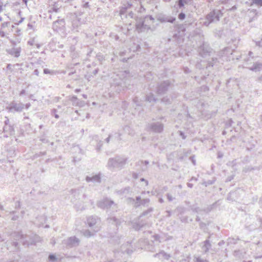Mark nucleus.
Returning <instances> with one entry per match:
<instances>
[{
  "label": "nucleus",
  "mask_w": 262,
  "mask_h": 262,
  "mask_svg": "<svg viewBox=\"0 0 262 262\" xmlns=\"http://www.w3.org/2000/svg\"><path fill=\"white\" fill-rule=\"evenodd\" d=\"M71 193V202L77 210L84 209L85 205L84 204L86 199V195L83 190L82 189L72 190Z\"/></svg>",
  "instance_id": "f257e3e1"
},
{
  "label": "nucleus",
  "mask_w": 262,
  "mask_h": 262,
  "mask_svg": "<svg viewBox=\"0 0 262 262\" xmlns=\"http://www.w3.org/2000/svg\"><path fill=\"white\" fill-rule=\"evenodd\" d=\"M127 159L123 157H116L108 160L107 166L110 168H121L126 163Z\"/></svg>",
  "instance_id": "f03ea898"
},
{
  "label": "nucleus",
  "mask_w": 262,
  "mask_h": 262,
  "mask_svg": "<svg viewBox=\"0 0 262 262\" xmlns=\"http://www.w3.org/2000/svg\"><path fill=\"white\" fill-rule=\"evenodd\" d=\"M222 16V13L220 10H213L206 16V21L204 22V25L208 26L211 23L217 22L219 21Z\"/></svg>",
  "instance_id": "7ed1b4c3"
},
{
  "label": "nucleus",
  "mask_w": 262,
  "mask_h": 262,
  "mask_svg": "<svg viewBox=\"0 0 262 262\" xmlns=\"http://www.w3.org/2000/svg\"><path fill=\"white\" fill-rule=\"evenodd\" d=\"M21 240V242L23 243L24 245H29L35 244L37 242L41 241L40 237L35 235L33 238H30L27 235H24L23 234H20L18 233L17 235V238H19Z\"/></svg>",
  "instance_id": "20e7f679"
},
{
  "label": "nucleus",
  "mask_w": 262,
  "mask_h": 262,
  "mask_svg": "<svg viewBox=\"0 0 262 262\" xmlns=\"http://www.w3.org/2000/svg\"><path fill=\"white\" fill-rule=\"evenodd\" d=\"M25 107V104L22 103H16L15 101L11 102L9 105L6 107L9 112H20Z\"/></svg>",
  "instance_id": "39448f33"
},
{
  "label": "nucleus",
  "mask_w": 262,
  "mask_h": 262,
  "mask_svg": "<svg viewBox=\"0 0 262 262\" xmlns=\"http://www.w3.org/2000/svg\"><path fill=\"white\" fill-rule=\"evenodd\" d=\"M100 220L97 217L90 216L87 219V223L89 227H94L95 232L99 231L100 229V226L99 224Z\"/></svg>",
  "instance_id": "423d86ee"
},
{
  "label": "nucleus",
  "mask_w": 262,
  "mask_h": 262,
  "mask_svg": "<svg viewBox=\"0 0 262 262\" xmlns=\"http://www.w3.org/2000/svg\"><path fill=\"white\" fill-rule=\"evenodd\" d=\"M97 205L99 207L102 209H108L111 208L112 206L116 207V206L113 201L110 200L107 198L99 201Z\"/></svg>",
  "instance_id": "0eeeda50"
},
{
  "label": "nucleus",
  "mask_w": 262,
  "mask_h": 262,
  "mask_svg": "<svg viewBox=\"0 0 262 262\" xmlns=\"http://www.w3.org/2000/svg\"><path fill=\"white\" fill-rule=\"evenodd\" d=\"M136 30L138 32L148 30L150 29V26L144 24V21H143L141 19L139 20H136Z\"/></svg>",
  "instance_id": "6e6552de"
},
{
  "label": "nucleus",
  "mask_w": 262,
  "mask_h": 262,
  "mask_svg": "<svg viewBox=\"0 0 262 262\" xmlns=\"http://www.w3.org/2000/svg\"><path fill=\"white\" fill-rule=\"evenodd\" d=\"M170 86V82L169 80L164 81L161 83L157 88V93L161 94L166 92Z\"/></svg>",
  "instance_id": "1a4fd4ad"
},
{
  "label": "nucleus",
  "mask_w": 262,
  "mask_h": 262,
  "mask_svg": "<svg viewBox=\"0 0 262 262\" xmlns=\"http://www.w3.org/2000/svg\"><path fill=\"white\" fill-rule=\"evenodd\" d=\"M149 128L154 132L161 133L163 130V125L159 122H153L149 124Z\"/></svg>",
  "instance_id": "9d476101"
},
{
  "label": "nucleus",
  "mask_w": 262,
  "mask_h": 262,
  "mask_svg": "<svg viewBox=\"0 0 262 262\" xmlns=\"http://www.w3.org/2000/svg\"><path fill=\"white\" fill-rule=\"evenodd\" d=\"M14 133L13 127L10 125H5L3 127V137L7 138Z\"/></svg>",
  "instance_id": "9b49d317"
},
{
  "label": "nucleus",
  "mask_w": 262,
  "mask_h": 262,
  "mask_svg": "<svg viewBox=\"0 0 262 262\" xmlns=\"http://www.w3.org/2000/svg\"><path fill=\"white\" fill-rule=\"evenodd\" d=\"M64 21L63 19H58L54 21L53 24V29L55 31L61 30L64 27Z\"/></svg>",
  "instance_id": "f8f14e48"
},
{
  "label": "nucleus",
  "mask_w": 262,
  "mask_h": 262,
  "mask_svg": "<svg viewBox=\"0 0 262 262\" xmlns=\"http://www.w3.org/2000/svg\"><path fill=\"white\" fill-rule=\"evenodd\" d=\"M21 48H13L12 49L7 50V52L15 57H18L20 56V53L21 52Z\"/></svg>",
  "instance_id": "ddd939ff"
},
{
  "label": "nucleus",
  "mask_w": 262,
  "mask_h": 262,
  "mask_svg": "<svg viewBox=\"0 0 262 262\" xmlns=\"http://www.w3.org/2000/svg\"><path fill=\"white\" fill-rule=\"evenodd\" d=\"M79 239L75 236L70 237L67 242V244L71 247L77 246L79 245Z\"/></svg>",
  "instance_id": "4468645a"
},
{
  "label": "nucleus",
  "mask_w": 262,
  "mask_h": 262,
  "mask_svg": "<svg viewBox=\"0 0 262 262\" xmlns=\"http://www.w3.org/2000/svg\"><path fill=\"white\" fill-rule=\"evenodd\" d=\"M86 181L88 182H100V177L99 175L96 174L93 176H87L86 177Z\"/></svg>",
  "instance_id": "2eb2a0df"
},
{
  "label": "nucleus",
  "mask_w": 262,
  "mask_h": 262,
  "mask_svg": "<svg viewBox=\"0 0 262 262\" xmlns=\"http://www.w3.org/2000/svg\"><path fill=\"white\" fill-rule=\"evenodd\" d=\"M251 71H259L262 69V61H258L254 63L253 66L249 68Z\"/></svg>",
  "instance_id": "dca6fc26"
},
{
  "label": "nucleus",
  "mask_w": 262,
  "mask_h": 262,
  "mask_svg": "<svg viewBox=\"0 0 262 262\" xmlns=\"http://www.w3.org/2000/svg\"><path fill=\"white\" fill-rule=\"evenodd\" d=\"M159 20L161 23L169 22V23H173L174 21V20H176V18L174 17H173L171 16H163V17H160L159 18Z\"/></svg>",
  "instance_id": "f3484780"
},
{
  "label": "nucleus",
  "mask_w": 262,
  "mask_h": 262,
  "mask_svg": "<svg viewBox=\"0 0 262 262\" xmlns=\"http://www.w3.org/2000/svg\"><path fill=\"white\" fill-rule=\"evenodd\" d=\"M205 48L204 46L200 48V54L203 57L206 56L207 53L210 52L209 48L206 47L205 49Z\"/></svg>",
  "instance_id": "a211bd4d"
},
{
  "label": "nucleus",
  "mask_w": 262,
  "mask_h": 262,
  "mask_svg": "<svg viewBox=\"0 0 262 262\" xmlns=\"http://www.w3.org/2000/svg\"><path fill=\"white\" fill-rule=\"evenodd\" d=\"M111 138H113V141H115L116 140L117 141L121 140L120 138V134H116L114 137H113L112 136L110 135L106 139L105 141L108 143L110 142V140Z\"/></svg>",
  "instance_id": "6ab92c4d"
},
{
  "label": "nucleus",
  "mask_w": 262,
  "mask_h": 262,
  "mask_svg": "<svg viewBox=\"0 0 262 262\" xmlns=\"http://www.w3.org/2000/svg\"><path fill=\"white\" fill-rule=\"evenodd\" d=\"M82 234L85 237H90L94 236L96 232H95L94 231V232H91L89 230H84L82 231Z\"/></svg>",
  "instance_id": "aec40b11"
},
{
  "label": "nucleus",
  "mask_w": 262,
  "mask_h": 262,
  "mask_svg": "<svg viewBox=\"0 0 262 262\" xmlns=\"http://www.w3.org/2000/svg\"><path fill=\"white\" fill-rule=\"evenodd\" d=\"M211 244L209 241V240H206L204 242V245L203 247V249H204L205 253L207 252L209 249L211 248Z\"/></svg>",
  "instance_id": "412c9836"
},
{
  "label": "nucleus",
  "mask_w": 262,
  "mask_h": 262,
  "mask_svg": "<svg viewBox=\"0 0 262 262\" xmlns=\"http://www.w3.org/2000/svg\"><path fill=\"white\" fill-rule=\"evenodd\" d=\"M128 27L126 28H122L121 29L122 30V31L123 33L125 34H128L129 33V31L133 29V27H132L131 23H129L128 25Z\"/></svg>",
  "instance_id": "4be33fe9"
},
{
  "label": "nucleus",
  "mask_w": 262,
  "mask_h": 262,
  "mask_svg": "<svg viewBox=\"0 0 262 262\" xmlns=\"http://www.w3.org/2000/svg\"><path fill=\"white\" fill-rule=\"evenodd\" d=\"M252 4L257 7H262V0H250Z\"/></svg>",
  "instance_id": "5701e85b"
},
{
  "label": "nucleus",
  "mask_w": 262,
  "mask_h": 262,
  "mask_svg": "<svg viewBox=\"0 0 262 262\" xmlns=\"http://www.w3.org/2000/svg\"><path fill=\"white\" fill-rule=\"evenodd\" d=\"M157 255H161L165 259H168L170 257V255L169 254L165 253L164 251H161Z\"/></svg>",
  "instance_id": "b1692460"
},
{
  "label": "nucleus",
  "mask_w": 262,
  "mask_h": 262,
  "mask_svg": "<svg viewBox=\"0 0 262 262\" xmlns=\"http://www.w3.org/2000/svg\"><path fill=\"white\" fill-rule=\"evenodd\" d=\"M133 44H134V45L133 46L130 47L129 48V50L130 51H133V52H135L138 50L139 48H140V46L139 45L135 44L134 43Z\"/></svg>",
  "instance_id": "393cba45"
},
{
  "label": "nucleus",
  "mask_w": 262,
  "mask_h": 262,
  "mask_svg": "<svg viewBox=\"0 0 262 262\" xmlns=\"http://www.w3.org/2000/svg\"><path fill=\"white\" fill-rule=\"evenodd\" d=\"M43 73L45 74L55 75L57 73V72L53 70H50L48 69H45L43 70Z\"/></svg>",
  "instance_id": "a878e982"
},
{
  "label": "nucleus",
  "mask_w": 262,
  "mask_h": 262,
  "mask_svg": "<svg viewBox=\"0 0 262 262\" xmlns=\"http://www.w3.org/2000/svg\"><path fill=\"white\" fill-rule=\"evenodd\" d=\"M146 100L150 102L152 101H155L156 100L154 97V95L152 94H150L147 95L146 98Z\"/></svg>",
  "instance_id": "bb28decb"
},
{
  "label": "nucleus",
  "mask_w": 262,
  "mask_h": 262,
  "mask_svg": "<svg viewBox=\"0 0 262 262\" xmlns=\"http://www.w3.org/2000/svg\"><path fill=\"white\" fill-rule=\"evenodd\" d=\"M149 202V199H143L142 201H141V202H139V203L137 205V206H140L141 205H145L148 204Z\"/></svg>",
  "instance_id": "cd10ccee"
},
{
  "label": "nucleus",
  "mask_w": 262,
  "mask_h": 262,
  "mask_svg": "<svg viewBox=\"0 0 262 262\" xmlns=\"http://www.w3.org/2000/svg\"><path fill=\"white\" fill-rule=\"evenodd\" d=\"M107 220H108L109 223H111V222H112V223H115V224L116 225L119 224V222L115 217L108 218Z\"/></svg>",
  "instance_id": "c85d7f7f"
},
{
  "label": "nucleus",
  "mask_w": 262,
  "mask_h": 262,
  "mask_svg": "<svg viewBox=\"0 0 262 262\" xmlns=\"http://www.w3.org/2000/svg\"><path fill=\"white\" fill-rule=\"evenodd\" d=\"M9 25V22H4L1 25V29L4 30L5 31V28L8 27Z\"/></svg>",
  "instance_id": "c756f323"
},
{
  "label": "nucleus",
  "mask_w": 262,
  "mask_h": 262,
  "mask_svg": "<svg viewBox=\"0 0 262 262\" xmlns=\"http://www.w3.org/2000/svg\"><path fill=\"white\" fill-rule=\"evenodd\" d=\"M187 0H179L178 2V5L180 7H182L184 6L185 4H187Z\"/></svg>",
  "instance_id": "7c9ffc66"
},
{
  "label": "nucleus",
  "mask_w": 262,
  "mask_h": 262,
  "mask_svg": "<svg viewBox=\"0 0 262 262\" xmlns=\"http://www.w3.org/2000/svg\"><path fill=\"white\" fill-rule=\"evenodd\" d=\"M56 112H57V111L56 109H53L52 111H51V114L52 115H54V117L56 118V119H58L59 118V116L58 115H57L56 114Z\"/></svg>",
  "instance_id": "2f4dec72"
},
{
  "label": "nucleus",
  "mask_w": 262,
  "mask_h": 262,
  "mask_svg": "<svg viewBox=\"0 0 262 262\" xmlns=\"http://www.w3.org/2000/svg\"><path fill=\"white\" fill-rule=\"evenodd\" d=\"M152 211V208H149L147 211L143 212L142 214V216H145L147 215L148 213L151 212Z\"/></svg>",
  "instance_id": "473e14b6"
},
{
  "label": "nucleus",
  "mask_w": 262,
  "mask_h": 262,
  "mask_svg": "<svg viewBox=\"0 0 262 262\" xmlns=\"http://www.w3.org/2000/svg\"><path fill=\"white\" fill-rule=\"evenodd\" d=\"M178 17L180 19L183 20L185 17V14L183 13H181L179 14Z\"/></svg>",
  "instance_id": "72a5a7b5"
},
{
  "label": "nucleus",
  "mask_w": 262,
  "mask_h": 262,
  "mask_svg": "<svg viewBox=\"0 0 262 262\" xmlns=\"http://www.w3.org/2000/svg\"><path fill=\"white\" fill-rule=\"evenodd\" d=\"M28 45H30V46H33V45H35V39H32L30 40H29L28 41Z\"/></svg>",
  "instance_id": "f704fd0d"
},
{
  "label": "nucleus",
  "mask_w": 262,
  "mask_h": 262,
  "mask_svg": "<svg viewBox=\"0 0 262 262\" xmlns=\"http://www.w3.org/2000/svg\"><path fill=\"white\" fill-rule=\"evenodd\" d=\"M127 18H134V13L132 12H129L127 15Z\"/></svg>",
  "instance_id": "c9c22d12"
},
{
  "label": "nucleus",
  "mask_w": 262,
  "mask_h": 262,
  "mask_svg": "<svg viewBox=\"0 0 262 262\" xmlns=\"http://www.w3.org/2000/svg\"><path fill=\"white\" fill-rule=\"evenodd\" d=\"M148 19L152 22H153L154 20V18L152 17V16H148L145 17L144 21H145L146 20H147Z\"/></svg>",
  "instance_id": "e433bc0d"
},
{
  "label": "nucleus",
  "mask_w": 262,
  "mask_h": 262,
  "mask_svg": "<svg viewBox=\"0 0 262 262\" xmlns=\"http://www.w3.org/2000/svg\"><path fill=\"white\" fill-rule=\"evenodd\" d=\"M162 101L163 102H165L166 103L170 102V99L167 98H163L162 99Z\"/></svg>",
  "instance_id": "4c0bfd02"
},
{
  "label": "nucleus",
  "mask_w": 262,
  "mask_h": 262,
  "mask_svg": "<svg viewBox=\"0 0 262 262\" xmlns=\"http://www.w3.org/2000/svg\"><path fill=\"white\" fill-rule=\"evenodd\" d=\"M167 198L169 201H172L173 200L172 195L169 193L167 194Z\"/></svg>",
  "instance_id": "58836bf2"
},
{
  "label": "nucleus",
  "mask_w": 262,
  "mask_h": 262,
  "mask_svg": "<svg viewBox=\"0 0 262 262\" xmlns=\"http://www.w3.org/2000/svg\"><path fill=\"white\" fill-rule=\"evenodd\" d=\"M0 36L2 37L5 36V33L4 30L0 29Z\"/></svg>",
  "instance_id": "ea45409f"
},
{
  "label": "nucleus",
  "mask_w": 262,
  "mask_h": 262,
  "mask_svg": "<svg viewBox=\"0 0 262 262\" xmlns=\"http://www.w3.org/2000/svg\"><path fill=\"white\" fill-rule=\"evenodd\" d=\"M49 258L51 260H55L56 259V257L53 255H50L49 256Z\"/></svg>",
  "instance_id": "a19ab883"
},
{
  "label": "nucleus",
  "mask_w": 262,
  "mask_h": 262,
  "mask_svg": "<svg viewBox=\"0 0 262 262\" xmlns=\"http://www.w3.org/2000/svg\"><path fill=\"white\" fill-rule=\"evenodd\" d=\"M136 200H137L136 206H138L137 205L139 203V202H141V201H142L141 199V197L140 196L136 197Z\"/></svg>",
  "instance_id": "79ce46f5"
},
{
  "label": "nucleus",
  "mask_w": 262,
  "mask_h": 262,
  "mask_svg": "<svg viewBox=\"0 0 262 262\" xmlns=\"http://www.w3.org/2000/svg\"><path fill=\"white\" fill-rule=\"evenodd\" d=\"M132 176H133V177L134 179H137V178H138V174H137V173H136V172H133V174H132Z\"/></svg>",
  "instance_id": "37998d69"
},
{
  "label": "nucleus",
  "mask_w": 262,
  "mask_h": 262,
  "mask_svg": "<svg viewBox=\"0 0 262 262\" xmlns=\"http://www.w3.org/2000/svg\"><path fill=\"white\" fill-rule=\"evenodd\" d=\"M26 94V91L24 90H23L20 91L19 93V96H23Z\"/></svg>",
  "instance_id": "c03bdc74"
},
{
  "label": "nucleus",
  "mask_w": 262,
  "mask_h": 262,
  "mask_svg": "<svg viewBox=\"0 0 262 262\" xmlns=\"http://www.w3.org/2000/svg\"><path fill=\"white\" fill-rule=\"evenodd\" d=\"M34 74H35L36 76L39 75V71L37 69H36L34 71Z\"/></svg>",
  "instance_id": "a18cd8bd"
},
{
  "label": "nucleus",
  "mask_w": 262,
  "mask_h": 262,
  "mask_svg": "<svg viewBox=\"0 0 262 262\" xmlns=\"http://www.w3.org/2000/svg\"><path fill=\"white\" fill-rule=\"evenodd\" d=\"M31 106V104L30 103H27L25 104V107L26 109H28Z\"/></svg>",
  "instance_id": "49530a36"
},
{
  "label": "nucleus",
  "mask_w": 262,
  "mask_h": 262,
  "mask_svg": "<svg viewBox=\"0 0 262 262\" xmlns=\"http://www.w3.org/2000/svg\"><path fill=\"white\" fill-rule=\"evenodd\" d=\"M28 27L29 28H30V29H33V25L32 24H30V23L28 24Z\"/></svg>",
  "instance_id": "de8ad7c7"
},
{
  "label": "nucleus",
  "mask_w": 262,
  "mask_h": 262,
  "mask_svg": "<svg viewBox=\"0 0 262 262\" xmlns=\"http://www.w3.org/2000/svg\"><path fill=\"white\" fill-rule=\"evenodd\" d=\"M141 163H144L145 165H148L149 164V162L148 161H141Z\"/></svg>",
  "instance_id": "09e8293b"
},
{
  "label": "nucleus",
  "mask_w": 262,
  "mask_h": 262,
  "mask_svg": "<svg viewBox=\"0 0 262 262\" xmlns=\"http://www.w3.org/2000/svg\"><path fill=\"white\" fill-rule=\"evenodd\" d=\"M83 7L84 8H87L89 7V3L88 2H86V3H85L83 5Z\"/></svg>",
  "instance_id": "8fccbe9b"
},
{
  "label": "nucleus",
  "mask_w": 262,
  "mask_h": 262,
  "mask_svg": "<svg viewBox=\"0 0 262 262\" xmlns=\"http://www.w3.org/2000/svg\"><path fill=\"white\" fill-rule=\"evenodd\" d=\"M9 122V120L7 118V120L5 121V125H9L8 123Z\"/></svg>",
  "instance_id": "3c124183"
},
{
  "label": "nucleus",
  "mask_w": 262,
  "mask_h": 262,
  "mask_svg": "<svg viewBox=\"0 0 262 262\" xmlns=\"http://www.w3.org/2000/svg\"><path fill=\"white\" fill-rule=\"evenodd\" d=\"M190 159H191V161H192L193 165H195V161L194 160L193 157H191Z\"/></svg>",
  "instance_id": "603ef678"
},
{
  "label": "nucleus",
  "mask_w": 262,
  "mask_h": 262,
  "mask_svg": "<svg viewBox=\"0 0 262 262\" xmlns=\"http://www.w3.org/2000/svg\"><path fill=\"white\" fill-rule=\"evenodd\" d=\"M184 72L186 73H188L190 71H189V70L188 68H186L185 69H184Z\"/></svg>",
  "instance_id": "864d4df0"
},
{
  "label": "nucleus",
  "mask_w": 262,
  "mask_h": 262,
  "mask_svg": "<svg viewBox=\"0 0 262 262\" xmlns=\"http://www.w3.org/2000/svg\"><path fill=\"white\" fill-rule=\"evenodd\" d=\"M180 135L181 136L183 139H185V136H184V134L182 132H180Z\"/></svg>",
  "instance_id": "5fc2aeb1"
},
{
  "label": "nucleus",
  "mask_w": 262,
  "mask_h": 262,
  "mask_svg": "<svg viewBox=\"0 0 262 262\" xmlns=\"http://www.w3.org/2000/svg\"><path fill=\"white\" fill-rule=\"evenodd\" d=\"M141 181H145V183H146V185H148V182L146 180H145L144 178L141 179Z\"/></svg>",
  "instance_id": "6e6d98bb"
},
{
  "label": "nucleus",
  "mask_w": 262,
  "mask_h": 262,
  "mask_svg": "<svg viewBox=\"0 0 262 262\" xmlns=\"http://www.w3.org/2000/svg\"><path fill=\"white\" fill-rule=\"evenodd\" d=\"M187 186L190 188H192L193 187V185L191 183H187Z\"/></svg>",
  "instance_id": "4d7b16f0"
},
{
  "label": "nucleus",
  "mask_w": 262,
  "mask_h": 262,
  "mask_svg": "<svg viewBox=\"0 0 262 262\" xmlns=\"http://www.w3.org/2000/svg\"><path fill=\"white\" fill-rule=\"evenodd\" d=\"M35 45L36 46V47L37 48H39L40 47V45L39 44L37 43H35Z\"/></svg>",
  "instance_id": "13d9d810"
},
{
  "label": "nucleus",
  "mask_w": 262,
  "mask_h": 262,
  "mask_svg": "<svg viewBox=\"0 0 262 262\" xmlns=\"http://www.w3.org/2000/svg\"><path fill=\"white\" fill-rule=\"evenodd\" d=\"M24 19V18H21V19L19 21L18 24L21 23Z\"/></svg>",
  "instance_id": "bf43d9fd"
},
{
  "label": "nucleus",
  "mask_w": 262,
  "mask_h": 262,
  "mask_svg": "<svg viewBox=\"0 0 262 262\" xmlns=\"http://www.w3.org/2000/svg\"><path fill=\"white\" fill-rule=\"evenodd\" d=\"M79 92H80V89H77L75 90V92L78 93Z\"/></svg>",
  "instance_id": "052dcab7"
},
{
  "label": "nucleus",
  "mask_w": 262,
  "mask_h": 262,
  "mask_svg": "<svg viewBox=\"0 0 262 262\" xmlns=\"http://www.w3.org/2000/svg\"><path fill=\"white\" fill-rule=\"evenodd\" d=\"M197 261L198 262H202V260H201L200 258L198 257L196 259Z\"/></svg>",
  "instance_id": "680f3d73"
},
{
  "label": "nucleus",
  "mask_w": 262,
  "mask_h": 262,
  "mask_svg": "<svg viewBox=\"0 0 262 262\" xmlns=\"http://www.w3.org/2000/svg\"><path fill=\"white\" fill-rule=\"evenodd\" d=\"M120 14L121 16L122 17V15H123V10H121V11H120Z\"/></svg>",
  "instance_id": "e2e57ef3"
},
{
  "label": "nucleus",
  "mask_w": 262,
  "mask_h": 262,
  "mask_svg": "<svg viewBox=\"0 0 262 262\" xmlns=\"http://www.w3.org/2000/svg\"><path fill=\"white\" fill-rule=\"evenodd\" d=\"M78 23L77 20H75L73 21V25L74 26L75 24H77Z\"/></svg>",
  "instance_id": "0e129e2a"
},
{
  "label": "nucleus",
  "mask_w": 262,
  "mask_h": 262,
  "mask_svg": "<svg viewBox=\"0 0 262 262\" xmlns=\"http://www.w3.org/2000/svg\"><path fill=\"white\" fill-rule=\"evenodd\" d=\"M3 206L0 204V210H3Z\"/></svg>",
  "instance_id": "69168bd1"
},
{
  "label": "nucleus",
  "mask_w": 262,
  "mask_h": 262,
  "mask_svg": "<svg viewBox=\"0 0 262 262\" xmlns=\"http://www.w3.org/2000/svg\"><path fill=\"white\" fill-rule=\"evenodd\" d=\"M13 244H14V246L16 247L17 245V243L16 242H14Z\"/></svg>",
  "instance_id": "338daca9"
},
{
  "label": "nucleus",
  "mask_w": 262,
  "mask_h": 262,
  "mask_svg": "<svg viewBox=\"0 0 262 262\" xmlns=\"http://www.w3.org/2000/svg\"><path fill=\"white\" fill-rule=\"evenodd\" d=\"M159 201L161 202V203H163V200H162V199H160Z\"/></svg>",
  "instance_id": "774afa93"
}]
</instances>
